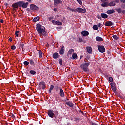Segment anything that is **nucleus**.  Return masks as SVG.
Segmentation results:
<instances>
[{
  "mask_svg": "<svg viewBox=\"0 0 125 125\" xmlns=\"http://www.w3.org/2000/svg\"><path fill=\"white\" fill-rule=\"evenodd\" d=\"M36 30L40 36L43 35L44 36V37H46V36H47L46 31H45V27L41 25L40 24H37L36 25Z\"/></svg>",
  "mask_w": 125,
  "mask_h": 125,
  "instance_id": "nucleus-1",
  "label": "nucleus"
},
{
  "mask_svg": "<svg viewBox=\"0 0 125 125\" xmlns=\"http://www.w3.org/2000/svg\"><path fill=\"white\" fill-rule=\"evenodd\" d=\"M89 65H90V62L89 63H84L83 64H82L80 65V68L82 69L84 71V72H85V73L88 72V67L89 66Z\"/></svg>",
  "mask_w": 125,
  "mask_h": 125,
  "instance_id": "nucleus-2",
  "label": "nucleus"
},
{
  "mask_svg": "<svg viewBox=\"0 0 125 125\" xmlns=\"http://www.w3.org/2000/svg\"><path fill=\"white\" fill-rule=\"evenodd\" d=\"M20 7H22V8H27L28 7V5H29L28 2H25L24 1H20Z\"/></svg>",
  "mask_w": 125,
  "mask_h": 125,
  "instance_id": "nucleus-3",
  "label": "nucleus"
},
{
  "mask_svg": "<svg viewBox=\"0 0 125 125\" xmlns=\"http://www.w3.org/2000/svg\"><path fill=\"white\" fill-rule=\"evenodd\" d=\"M101 1L103 2L101 5V6H102V7H108L109 6V3L106 2L107 0H101Z\"/></svg>",
  "mask_w": 125,
  "mask_h": 125,
  "instance_id": "nucleus-4",
  "label": "nucleus"
},
{
  "mask_svg": "<svg viewBox=\"0 0 125 125\" xmlns=\"http://www.w3.org/2000/svg\"><path fill=\"white\" fill-rule=\"evenodd\" d=\"M58 94L60 95V97L62 98H64L65 97V93L64 92V90L62 88L60 89L58 91Z\"/></svg>",
  "mask_w": 125,
  "mask_h": 125,
  "instance_id": "nucleus-5",
  "label": "nucleus"
},
{
  "mask_svg": "<svg viewBox=\"0 0 125 125\" xmlns=\"http://www.w3.org/2000/svg\"><path fill=\"white\" fill-rule=\"evenodd\" d=\"M98 49L99 52H101V53H103L104 52H105L106 51V49L103 46H98Z\"/></svg>",
  "mask_w": 125,
  "mask_h": 125,
  "instance_id": "nucleus-6",
  "label": "nucleus"
},
{
  "mask_svg": "<svg viewBox=\"0 0 125 125\" xmlns=\"http://www.w3.org/2000/svg\"><path fill=\"white\" fill-rule=\"evenodd\" d=\"M76 11L78 12V13H85L86 12V9H85V8L83 9L78 7L76 8Z\"/></svg>",
  "mask_w": 125,
  "mask_h": 125,
  "instance_id": "nucleus-7",
  "label": "nucleus"
},
{
  "mask_svg": "<svg viewBox=\"0 0 125 125\" xmlns=\"http://www.w3.org/2000/svg\"><path fill=\"white\" fill-rule=\"evenodd\" d=\"M30 9L31 10L35 11V10H38L39 9V7L34 4H31L30 5Z\"/></svg>",
  "mask_w": 125,
  "mask_h": 125,
  "instance_id": "nucleus-8",
  "label": "nucleus"
},
{
  "mask_svg": "<svg viewBox=\"0 0 125 125\" xmlns=\"http://www.w3.org/2000/svg\"><path fill=\"white\" fill-rule=\"evenodd\" d=\"M53 110H49L47 113L48 116H49V117H50V118H51L52 119H53L55 116L54 113H53Z\"/></svg>",
  "mask_w": 125,
  "mask_h": 125,
  "instance_id": "nucleus-9",
  "label": "nucleus"
},
{
  "mask_svg": "<svg viewBox=\"0 0 125 125\" xmlns=\"http://www.w3.org/2000/svg\"><path fill=\"white\" fill-rule=\"evenodd\" d=\"M12 7H13L14 10H15L16 8H18V7H20V1L17 2L13 4L12 5Z\"/></svg>",
  "mask_w": 125,
  "mask_h": 125,
  "instance_id": "nucleus-10",
  "label": "nucleus"
},
{
  "mask_svg": "<svg viewBox=\"0 0 125 125\" xmlns=\"http://www.w3.org/2000/svg\"><path fill=\"white\" fill-rule=\"evenodd\" d=\"M18 47H19V49H22L23 52H25L24 51V44L23 43H21V42H18V44H17Z\"/></svg>",
  "mask_w": 125,
  "mask_h": 125,
  "instance_id": "nucleus-11",
  "label": "nucleus"
},
{
  "mask_svg": "<svg viewBox=\"0 0 125 125\" xmlns=\"http://www.w3.org/2000/svg\"><path fill=\"white\" fill-rule=\"evenodd\" d=\"M39 85L41 86L42 89H45V82L44 81H42L39 83Z\"/></svg>",
  "mask_w": 125,
  "mask_h": 125,
  "instance_id": "nucleus-12",
  "label": "nucleus"
},
{
  "mask_svg": "<svg viewBox=\"0 0 125 125\" xmlns=\"http://www.w3.org/2000/svg\"><path fill=\"white\" fill-rule=\"evenodd\" d=\"M54 88L55 90L56 91V92H58V91L62 88V87L59 86V84H57L55 85V86H54Z\"/></svg>",
  "mask_w": 125,
  "mask_h": 125,
  "instance_id": "nucleus-13",
  "label": "nucleus"
},
{
  "mask_svg": "<svg viewBox=\"0 0 125 125\" xmlns=\"http://www.w3.org/2000/svg\"><path fill=\"white\" fill-rule=\"evenodd\" d=\"M65 104H66L67 106H69V107H70V108H73V107H74V104H73V102L71 101L66 102Z\"/></svg>",
  "mask_w": 125,
  "mask_h": 125,
  "instance_id": "nucleus-14",
  "label": "nucleus"
},
{
  "mask_svg": "<svg viewBox=\"0 0 125 125\" xmlns=\"http://www.w3.org/2000/svg\"><path fill=\"white\" fill-rule=\"evenodd\" d=\"M64 46H62L60 50L59 51V54H61V55H64V54L65 53V49H64Z\"/></svg>",
  "mask_w": 125,
  "mask_h": 125,
  "instance_id": "nucleus-15",
  "label": "nucleus"
},
{
  "mask_svg": "<svg viewBox=\"0 0 125 125\" xmlns=\"http://www.w3.org/2000/svg\"><path fill=\"white\" fill-rule=\"evenodd\" d=\"M105 26H106V27H111V26H114V23L111 21H106L105 23Z\"/></svg>",
  "mask_w": 125,
  "mask_h": 125,
  "instance_id": "nucleus-16",
  "label": "nucleus"
},
{
  "mask_svg": "<svg viewBox=\"0 0 125 125\" xmlns=\"http://www.w3.org/2000/svg\"><path fill=\"white\" fill-rule=\"evenodd\" d=\"M81 34L82 36H88L89 35V32L88 31L84 30L83 31L81 32Z\"/></svg>",
  "mask_w": 125,
  "mask_h": 125,
  "instance_id": "nucleus-17",
  "label": "nucleus"
},
{
  "mask_svg": "<svg viewBox=\"0 0 125 125\" xmlns=\"http://www.w3.org/2000/svg\"><path fill=\"white\" fill-rule=\"evenodd\" d=\"M116 11L118 12V13H123V14H125V10H122L121 8H119L116 9Z\"/></svg>",
  "mask_w": 125,
  "mask_h": 125,
  "instance_id": "nucleus-18",
  "label": "nucleus"
},
{
  "mask_svg": "<svg viewBox=\"0 0 125 125\" xmlns=\"http://www.w3.org/2000/svg\"><path fill=\"white\" fill-rule=\"evenodd\" d=\"M53 58L54 59H57V58H59V55L58 54V53L55 52L53 54Z\"/></svg>",
  "mask_w": 125,
  "mask_h": 125,
  "instance_id": "nucleus-19",
  "label": "nucleus"
},
{
  "mask_svg": "<svg viewBox=\"0 0 125 125\" xmlns=\"http://www.w3.org/2000/svg\"><path fill=\"white\" fill-rule=\"evenodd\" d=\"M63 2L60 0H54V3L55 5H57L58 4H59V3H62Z\"/></svg>",
  "mask_w": 125,
  "mask_h": 125,
  "instance_id": "nucleus-20",
  "label": "nucleus"
},
{
  "mask_svg": "<svg viewBox=\"0 0 125 125\" xmlns=\"http://www.w3.org/2000/svg\"><path fill=\"white\" fill-rule=\"evenodd\" d=\"M101 17L102 18H104V19H106L108 17V15L105 13H101Z\"/></svg>",
  "mask_w": 125,
  "mask_h": 125,
  "instance_id": "nucleus-21",
  "label": "nucleus"
},
{
  "mask_svg": "<svg viewBox=\"0 0 125 125\" xmlns=\"http://www.w3.org/2000/svg\"><path fill=\"white\" fill-rule=\"evenodd\" d=\"M96 41L97 42H103V38L99 36H97L96 37Z\"/></svg>",
  "mask_w": 125,
  "mask_h": 125,
  "instance_id": "nucleus-22",
  "label": "nucleus"
},
{
  "mask_svg": "<svg viewBox=\"0 0 125 125\" xmlns=\"http://www.w3.org/2000/svg\"><path fill=\"white\" fill-rule=\"evenodd\" d=\"M66 19V18L63 17V19H62V17H61L60 18L58 19V21H60L61 22H62V23H66V21H64V20Z\"/></svg>",
  "mask_w": 125,
  "mask_h": 125,
  "instance_id": "nucleus-23",
  "label": "nucleus"
},
{
  "mask_svg": "<svg viewBox=\"0 0 125 125\" xmlns=\"http://www.w3.org/2000/svg\"><path fill=\"white\" fill-rule=\"evenodd\" d=\"M54 89V85H51L50 86V89H49V91H48V92H49V93H50V94H51V93H52V90H53Z\"/></svg>",
  "mask_w": 125,
  "mask_h": 125,
  "instance_id": "nucleus-24",
  "label": "nucleus"
},
{
  "mask_svg": "<svg viewBox=\"0 0 125 125\" xmlns=\"http://www.w3.org/2000/svg\"><path fill=\"white\" fill-rule=\"evenodd\" d=\"M75 50L73 49H70L69 50V51L67 52V55L69 56V55H71L73 52H74Z\"/></svg>",
  "mask_w": 125,
  "mask_h": 125,
  "instance_id": "nucleus-25",
  "label": "nucleus"
},
{
  "mask_svg": "<svg viewBox=\"0 0 125 125\" xmlns=\"http://www.w3.org/2000/svg\"><path fill=\"white\" fill-rule=\"evenodd\" d=\"M29 64L31 65V66H35V62H34V60L32 59H29Z\"/></svg>",
  "mask_w": 125,
  "mask_h": 125,
  "instance_id": "nucleus-26",
  "label": "nucleus"
},
{
  "mask_svg": "<svg viewBox=\"0 0 125 125\" xmlns=\"http://www.w3.org/2000/svg\"><path fill=\"white\" fill-rule=\"evenodd\" d=\"M39 20H40V18L39 17H35L33 20V21L34 23H36V22H38V21H39Z\"/></svg>",
  "mask_w": 125,
  "mask_h": 125,
  "instance_id": "nucleus-27",
  "label": "nucleus"
},
{
  "mask_svg": "<svg viewBox=\"0 0 125 125\" xmlns=\"http://www.w3.org/2000/svg\"><path fill=\"white\" fill-rule=\"evenodd\" d=\"M87 51L89 54L91 53L92 52V48L90 47H87Z\"/></svg>",
  "mask_w": 125,
  "mask_h": 125,
  "instance_id": "nucleus-28",
  "label": "nucleus"
},
{
  "mask_svg": "<svg viewBox=\"0 0 125 125\" xmlns=\"http://www.w3.org/2000/svg\"><path fill=\"white\" fill-rule=\"evenodd\" d=\"M115 12V10L112 9V10H109L107 11V14H112V13H114Z\"/></svg>",
  "mask_w": 125,
  "mask_h": 125,
  "instance_id": "nucleus-29",
  "label": "nucleus"
},
{
  "mask_svg": "<svg viewBox=\"0 0 125 125\" xmlns=\"http://www.w3.org/2000/svg\"><path fill=\"white\" fill-rule=\"evenodd\" d=\"M72 58H73V59H77L78 55L75 53H74L72 54Z\"/></svg>",
  "mask_w": 125,
  "mask_h": 125,
  "instance_id": "nucleus-30",
  "label": "nucleus"
},
{
  "mask_svg": "<svg viewBox=\"0 0 125 125\" xmlns=\"http://www.w3.org/2000/svg\"><path fill=\"white\" fill-rule=\"evenodd\" d=\"M55 24V25H57V26H62V22H61L60 21H56Z\"/></svg>",
  "mask_w": 125,
  "mask_h": 125,
  "instance_id": "nucleus-31",
  "label": "nucleus"
},
{
  "mask_svg": "<svg viewBox=\"0 0 125 125\" xmlns=\"http://www.w3.org/2000/svg\"><path fill=\"white\" fill-rule=\"evenodd\" d=\"M109 6L112 7V6H115L116 5V3H114V2L111 1L108 3Z\"/></svg>",
  "mask_w": 125,
  "mask_h": 125,
  "instance_id": "nucleus-32",
  "label": "nucleus"
},
{
  "mask_svg": "<svg viewBox=\"0 0 125 125\" xmlns=\"http://www.w3.org/2000/svg\"><path fill=\"white\" fill-rule=\"evenodd\" d=\"M34 61H35V63L37 64V65L39 64V59H38L37 57H34Z\"/></svg>",
  "mask_w": 125,
  "mask_h": 125,
  "instance_id": "nucleus-33",
  "label": "nucleus"
},
{
  "mask_svg": "<svg viewBox=\"0 0 125 125\" xmlns=\"http://www.w3.org/2000/svg\"><path fill=\"white\" fill-rule=\"evenodd\" d=\"M59 63L61 66H63V61L61 59H59Z\"/></svg>",
  "mask_w": 125,
  "mask_h": 125,
  "instance_id": "nucleus-34",
  "label": "nucleus"
},
{
  "mask_svg": "<svg viewBox=\"0 0 125 125\" xmlns=\"http://www.w3.org/2000/svg\"><path fill=\"white\" fill-rule=\"evenodd\" d=\"M38 54L39 58H41V57H42V52L41 51H39L38 52Z\"/></svg>",
  "mask_w": 125,
  "mask_h": 125,
  "instance_id": "nucleus-35",
  "label": "nucleus"
},
{
  "mask_svg": "<svg viewBox=\"0 0 125 125\" xmlns=\"http://www.w3.org/2000/svg\"><path fill=\"white\" fill-rule=\"evenodd\" d=\"M93 29L94 30H98V26L96 25H94V26L93 27Z\"/></svg>",
  "mask_w": 125,
  "mask_h": 125,
  "instance_id": "nucleus-36",
  "label": "nucleus"
},
{
  "mask_svg": "<svg viewBox=\"0 0 125 125\" xmlns=\"http://www.w3.org/2000/svg\"><path fill=\"white\" fill-rule=\"evenodd\" d=\"M23 64L24 66H28L29 65V62L25 61L24 62Z\"/></svg>",
  "mask_w": 125,
  "mask_h": 125,
  "instance_id": "nucleus-37",
  "label": "nucleus"
},
{
  "mask_svg": "<svg viewBox=\"0 0 125 125\" xmlns=\"http://www.w3.org/2000/svg\"><path fill=\"white\" fill-rule=\"evenodd\" d=\"M30 73L31 75H36V71L35 70H30Z\"/></svg>",
  "mask_w": 125,
  "mask_h": 125,
  "instance_id": "nucleus-38",
  "label": "nucleus"
},
{
  "mask_svg": "<svg viewBox=\"0 0 125 125\" xmlns=\"http://www.w3.org/2000/svg\"><path fill=\"white\" fill-rule=\"evenodd\" d=\"M111 88L114 92H116V91H117V88H116V86L114 87H111Z\"/></svg>",
  "mask_w": 125,
  "mask_h": 125,
  "instance_id": "nucleus-39",
  "label": "nucleus"
},
{
  "mask_svg": "<svg viewBox=\"0 0 125 125\" xmlns=\"http://www.w3.org/2000/svg\"><path fill=\"white\" fill-rule=\"evenodd\" d=\"M113 38L114 39V40H119V37L116 35H113Z\"/></svg>",
  "mask_w": 125,
  "mask_h": 125,
  "instance_id": "nucleus-40",
  "label": "nucleus"
},
{
  "mask_svg": "<svg viewBox=\"0 0 125 125\" xmlns=\"http://www.w3.org/2000/svg\"><path fill=\"white\" fill-rule=\"evenodd\" d=\"M76 0L80 5H82L83 4V2H82V0Z\"/></svg>",
  "mask_w": 125,
  "mask_h": 125,
  "instance_id": "nucleus-41",
  "label": "nucleus"
},
{
  "mask_svg": "<svg viewBox=\"0 0 125 125\" xmlns=\"http://www.w3.org/2000/svg\"><path fill=\"white\" fill-rule=\"evenodd\" d=\"M110 85H111V87L116 86V83L114 82L111 83V84H110Z\"/></svg>",
  "mask_w": 125,
  "mask_h": 125,
  "instance_id": "nucleus-42",
  "label": "nucleus"
},
{
  "mask_svg": "<svg viewBox=\"0 0 125 125\" xmlns=\"http://www.w3.org/2000/svg\"><path fill=\"white\" fill-rule=\"evenodd\" d=\"M109 82H110L111 83H113V81H114V80L113 79V77H110L109 78Z\"/></svg>",
  "mask_w": 125,
  "mask_h": 125,
  "instance_id": "nucleus-43",
  "label": "nucleus"
},
{
  "mask_svg": "<svg viewBox=\"0 0 125 125\" xmlns=\"http://www.w3.org/2000/svg\"><path fill=\"white\" fill-rule=\"evenodd\" d=\"M11 48L12 50H15V49H16V46L13 45L11 47Z\"/></svg>",
  "mask_w": 125,
  "mask_h": 125,
  "instance_id": "nucleus-44",
  "label": "nucleus"
},
{
  "mask_svg": "<svg viewBox=\"0 0 125 125\" xmlns=\"http://www.w3.org/2000/svg\"><path fill=\"white\" fill-rule=\"evenodd\" d=\"M98 28H101V27H102V26H103V25H102V24L101 23H99L98 25H97Z\"/></svg>",
  "mask_w": 125,
  "mask_h": 125,
  "instance_id": "nucleus-45",
  "label": "nucleus"
},
{
  "mask_svg": "<svg viewBox=\"0 0 125 125\" xmlns=\"http://www.w3.org/2000/svg\"><path fill=\"white\" fill-rule=\"evenodd\" d=\"M114 2V3H119L120 0H115Z\"/></svg>",
  "mask_w": 125,
  "mask_h": 125,
  "instance_id": "nucleus-46",
  "label": "nucleus"
},
{
  "mask_svg": "<svg viewBox=\"0 0 125 125\" xmlns=\"http://www.w3.org/2000/svg\"><path fill=\"white\" fill-rule=\"evenodd\" d=\"M18 33H19V31H16L15 32V35H16V37H18V36H19Z\"/></svg>",
  "mask_w": 125,
  "mask_h": 125,
  "instance_id": "nucleus-47",
  "label": "nucleus"
},
{
  "mask_svg": "<svg viewBox=\"0 0 125 125\" xmlns=\"http://www.w3.org/2000/svg\"><path fill=\"white\" fill-rule=\"evenodd\" d=\"M70 11H72L73 12H76V11H77V9H71Z\"/></svg>",
  "mask_w": 125,
  "mask_h": 125,
  "instance_id": "nucleus-48",
  "label": "nucleus"
},
{
  "mask_svg": "<svg viewBox=\"0 0 125 125\" xmlns=\"http://www.w3.org/2000/svg\"><path fill=\"white\" fill-rule=\"evenodd\" d=\"M79 42H83V39H82V38H79Z\"/></svg>",
  "mask_w": 125,
  "mask_h": 125,
  "instance_id": "nucleus-49",
  "label": "nucleus"
},
{
  "mask_svg": "<svg viewBox=\"0 0 125 125\" xmlns=\"http://www.w3.org/2000/svg\"><path fill=\"white\" fill-rule=\"evenodd\" d=\"M55 22H56V21H55V20H52V23L54 25H55Z\"/></svg>",
  "mask_w": 125,
  "mask_h": 125,
  "instance_id": "nucleus-50",
  "label": "nucleus"
},
{
  "mask_svg": "<svg viewBox=\"0 0 125 125\" xmlns=\"http://www.w3.org/2000/svg\"><path fill=\"white\" fill-rule=\"evenodd\" d=\"M90 59V57H86L85 60H86V61H87V60H89Z\"/></svg>",
  "mask_w": 125,
  "mask_h": 125,
  "instance_id": "nucleus-51",
  "label": "nucleus"
},
{
  "mask_svg": "<svg viewBox=\"0 0 125 125\" xmlns=\"http://www.w3.org/2000/svg\"><path fill=\"white\" fill-rule=\"evenodd\" d=\"M26 11H27V12H30L31 11V9L30 8H27L26 9Z\"/></svg>",
  "mask_w": 125,
  "mask_h": 125,
  "instance_id": "nucleus-52",
  "label": "nucleus"
},
{
  "mask_svg": "<svg viewBox=\"0 0 125 125\" xmlns=\"http://www.w3.org/2000/svg\"><path fill=\"white\" fill-rule=\"evenodd\" d=\"M11 117L13 118V119H15V115H14V114H11Z\"/></svg>",
  "mask_w": 125,
  "mask_h": 125,
  "instance_id": "nucleus-53",
  "label": "nucleus"
},
{
  "mask_svg": "<svg viewBox=\"0 0 125 125\" xmlns=\"http://www.w3.org/2000/svg\"><path fill=\"white\" fill-rule=\"evenodd\" d=\"M97 18L98 19H100L101 20V16H99V15H97Z\"/></svg>",
  "mask_w": 125,
  "mask_h": 125,
  "instance_id": "nucleus-54",
  "label": "nucleus"
},
{
  "mask_svg": "<svg viewBox=\"0 0 125 125\" xmlns=\"http://www.w3.org/2000/svg\"><path fill=\"white\" fill-rule=\"evenodd\" d=\"M120 1H121L122 3H125V0H120Z\"/></svg>",
  "mask_w": 125,
  "mask_h": 125,
  "instance_id": "nucleus-55",
  "label": "nucleus"
},
{
  "mask_svg": "<svg viewBox=\"0 0 125 125\" xmlns=\"http://www.w3.org/2000/svg\"><path fill=\"white\" fill-rule=\"evenodd\" d=\"M121 7H122V8H123V9H125V5H121Z\"/></svg>",
  "mask_w": 125,
  "mask_h": 125,
  "instance_id": "nucleus-56",
  "label": "nucleus"
},
{
  "mask_svg": "<svg viewBox=\"0 0 125 125\" xmlns=\"http://www.w3.org/2000/svg\"><path fill=\"white\" fill-rule=\"evenodd\" d=\"M84 61L86 62L85 63H90V64L91 63L90 62L88 61V60H87V61L84 60Z\"/></svg>",
  "mask_w": 125,
  "mask_h": 125,
  "instance_id": "nucleus-57",
  "label": "nucleus"
},
{
  "mask_svg": "<svg viewBox=\"0 0 125 125\" xmlns=\"http://www.w3.org/2000/svg\"><path fill=\"white\" fill-rule=\"evenodd\" d=\"M0 23H3V22H4L3 20V19H1V20H0Z\"/></svg>",
  "mask_w": 125,
  "mask_h": 125,
  "instance_id": "nucleus-58",
  "label": "nucleus"
},
{
  "mask_svg": "<svg viewBox=\"0 0 125 125\" xmlns=\"http://www.w3.org/2000/svg\"><path fill=\"white\" fill-rule=\"evenodd\" d=\"M9 41H10V42H12V38L11 37H10L9 39Z\"/></svg>",
  "mask_w": 125,
  "mask_h": 125,
  "instance_id": "nucleus-59",
  "label": "nucleus"
},
{
  "mask_svg": "<svg viewBox=\"0 0 125 125\" xmlns=\"http://www.w3.org/2000/svg\"><path fill=\"white\" fill-rule=\"evenodd\" d=\"M55 114H56V116H58V114H59V113H58V111H56L55 112Z\"/></svg>",
  "mask_w": 125,
  "mask_h": 125,
  "instance_id": "nucleus-60",
  "label": "nucleus"
},
{
  "mask_svg": "<svg viewBox=\"0 0 125 125\" xmlns=\"http://www.w3.org/2000/svg\"><path fill=\"white\" fill-rule=\"evenodd\" d=\"M67 9H68V10H71V8H70V7H67Z\"/></svg>",
  "mask_w": 125,
  "mask_h": 125,
  "instance_id": "nucleus-61",
  "label": "nucleus"
},
{
  "mask_svg": "<svg viewBox=\"0 0 125 125\" xmlns=\"http://www.w3.org/2000/svg\"><path fill=\"white\" fill-rule=\"evenodd\" d=\"M28 2H32V0H26Z\"/></svg>",
  "mask_w": 125,
  "mask_h": 125,
  "instance_id": "nucleus-62",
  "label": "nucleus"
},
{
  "mask_svg": "<svg viewBox=\"0 0 125 125\" xmlns=\"http://www.w3.org/2000/svg\"><path fill=\"white\" fill-rule=\"evenodd\" d=\"M54 11H57V9L56 8L54 9Z\"/></svg>",
  "mask_w": 125,
  "mask_h": 125,
  "instance_id": "nucleus-63",
  "label": "nucleus"
},
{
  "mask_svg": "<svg viewBox=\"0 0 125 125\" xmlns=\"http://www.w3.org/2000/svg\"><path fill=\"white\" fill-rule=\"evenodd\" d=\"M83 58V55H80V59H82Z\"/></svg>",
  "mask_w": 125,
  "mask_h": 125,
  "instance_id": "nucleus-64",
  "label": "nucleus"
}]
</instances>
